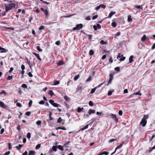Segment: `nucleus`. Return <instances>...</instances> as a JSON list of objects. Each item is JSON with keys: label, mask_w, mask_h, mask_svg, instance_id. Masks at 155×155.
Here are the masks:
<instances>
[{"label": "nucleus", "mask_w": 155, "mask_h": 155, "mask_svg": "<svg viewBox=\"0 0 155 155\" xmlns=\"http://www.w3.org/2000/svg\"><path fill=\"white\" fill-rule=\"evenodd\" d=\"M57 148L56 146H53L52 147V149L51 150V151H57Z\"/></svg>", "instance_id": "a211bd4d"}, {"label": "nucleus", "mask_w": 155, "mask_h": 155, "mask_svg": "<svg viewBox=\"0 0 155 155\" xmlns=\"http://www.w3.org/2000/svg\"><path fill=\"white\" fill-rule=\"evenodd\" d=\"M91 80V76H90L86 80V82H88Z\"/></svg>", "instance_id": "8fccbe9b"}, {"label": "nucleus", "mask_w": 155, "mask_h": 155, "mask_svg": "<svg viewBox=\"0 0 155 155\" xmlns=\"http://www.w3.org/2000/svg\"><path fill=\"white\" fill-rule=\"evenodd\" d=\"M97 27L99 29H100L101 28V26L99 24H97L96 25Z\"/></svg>", "instance_id": "680f3d73"}, {"label": "nucleus", "mask_w": 155, "mask_h": 155, "mask_svg": "<svg viewBox=\"0 0 155 155\" xmlns=\"http://www.w3.org/2000/svg\"><path fill=\"white\" fill-rule=\"evenodd\" d=\"M62 121V119L61 117H59L58 119V120L57 121V122L58 123H60Z\"/></svg>", "instance_id": "72a5a7b5"}, {"label": "nucleus", "mask_w": 155, "mask_h": 155, "mask_svg": "<svg viewBox=\"0 0 155 155\" xmlns=\"http://www.w3.org/2000/svg\"><path fill=\"white\" fill-rule=\"evenodd\" d=\"M98 17V15H95L93 16L92 18L93 20H94L95 19L97 18Z\"/></svg>", "instance_id": "13d9d810"}, {"label": "nucleus", "mask_w": 155, "mask_h": 155, "mask_svg": "<svg viewBox=\"0 0 155 155\" xmlns=\"http://www.w3.org/2000/svg\"><path fill=\"white\" fill-rule=\"evenodd\" d=\"M64 99L67 101H68L69 100V98L66 96H64Z\"/></svg>", "instance_id": "473e14b6"}, {"label": "nucleus", "mask_w": 155, "mask_h": 155, "mask_svg": "<svg viewBox=\"0 0 155 155\" xmlns=\"http://www.w3.org/2000/svg\"><path fill=\"white\" fill-rule=\"evenodd\" d=\"M31 134L30 133H28L27 135V138L28 139H30L31 137Z\"/></svg>", "instance_id": "603ef678"}, {"label": "nucleus", "mask_w": 155, "mask_h": 155, "mask_svg": "<svg viewBox=\"0 0 155 155\" xmlns=\"http://www.w3.org/2000/svg\"><path fill=\"white\" fill-rule=\"evenodd\" d=\"M100 7L101 8H103L104 9L105 8H106V5H104V4H101V5H100Z\"/></svg>", "instance_id": "49530a36"}, {"label": "nucleus", "mask_w": 155, "mask_h": 155, "mask_svg": "<svg viewBox=\"0 0 155 155\" xmlns=\"http://www.w3.org/2000/svg\"><path fill=\"white\" fill-rule=\"evenodd\" d=\"M118 114L120 115L121 116L123 114V112L122 110H120L118 112Z\"/></svg>", "instance_id": "e2e57ef3"}, {"label": "nucleus", "mask_w": 155, "mask_h": 155, "mask_svg": "<svg viewBox=\"0 0 155 155\" xmlns=\"http://www.w3.org/2000/svg\"><path fill=\"white\" fill-rule=\"evenodd\" d=\"M0 94H7L6 92L4 90H2L1 92H0Z\"/></svg>", "instance_id": "58836bf2"}, {"label": "nucleus", "mask_w": 155, "mask_h": 155, "mask_svg": "<svg viewBox=\"0 0 155 155\" xmlns=\"http://www.w3.org/2000/svg\"><path fill=\"white\" fill-rule=\"evenodd\" d=\"M109 153V152H107L106 151H103V152H102L101 153H100V155H103L104 154L105 155H108Z\"/></svg>", "instance_id": "4468645a"}, {"label": "nucleus", "mask_w": 155, "mask_h": 155, "mask_svg": "<svg viewBox=\"0 0 155 155\" xmlns=\"http://www.w3.org/2000/svg\"><path fill=\"white\" fill-rule=\"evenodd\" d=\"M12 79V76H8L7 78V79L8 80H10L11 79Z\"/></svg>", "instance_id": "de8ad7c7"}, {"label": "nucleus", "mask_w": 155, "mask_h": 155, "mask_svg": "<svg viewBox=\"0 0 155 155\" xmlns=\"http://www.w3.org/2000/svg\"><path fill=\"white\" fill-rule=\"evenodd\" d=\"M110 79L111 80H112L113 78V74H109Z\"/></svg>", "instance_id": "ea45409f"}, {"label": "nucleus", "mask_w": 155, "mask_h": 155, "mask_svg": "<svg viewBox=\"0 0 155 155\" xmlns=\"http://www.w3.org/2000/svg\"><path fill=\"white\" fill-rule=\"evenodd\" d=\"M37 49L40 52H42V50L40 48L39 46L37 47Z\"/></svg>", "instance_id": "c756f323"}, {"label": "nucleus", "mask_w": 155, "mask_h": 155, "mask_svg": "<svg viewBox=\"0 0 155 155\" xmlns=\"http://www.w3.org/2000/svg\"><path fill=\"white\" fill-rule=\"evenodd\" d=\"M89 106H93L94 105L93 102L91 101H90L89 102Z\"/></svg>", "instance_id": "a19ab883"}, {"label": "nucleus", "mask_w": 155, "mask_h": 155, "mask_svg": "<svg viewBox=\"0 0 155 155\" xmlns=\"http://www.w3.org/2000/svg\"><path fill=\"white\" fill-rule=\"evenodd\" d=\"M32 101L31 100H30L29 103H28V105H29V107H30L32 104Z\"/></svg>", "instance_id": "e433bc0d"}, {"label": "nucleus", "mask_w": 155, "mask_h": 155, "mask_svg": "<svg viewBox=\"0 0 155 155\" xmlns=\"http://www.w3.org/2000/svg\"><path fill=\"white\" fill-rule=\"evenodd\" d=\"M35 152L33 150H29L28 152V155H35Z\"/></svg>", "instance_id": "9d476101"}, {"label": "nucleus", "mask_w": 155, "mask_h": 155, "mask_svg": "<svg viewBox=\"0 0 155 155\" xmlns=\"http://www.w3.org/2000/svg\"><path fill=\"white\" fill-rule=\"evenodd\" d=\"M52 114L51 113H50L49 115V117L50 118V120H53V118L51 117V115Z\"/></svg>", "instance_id": "79ce46f5"}, {"label": "nucleus", "mask_w": 155, "mask_h": 155, "mask_svg": "<svg viewBox=\"0 0 155 155\" xmlns=\"http://www.w3.org/2000/svg\"><path fill=\"white\" fill-rule=\"evenodd\" d=\"M97 88V87H95L94 88H93V89H91V90L90 92V93L91 94H93V93H94V92L95 91V90H96V89Z\"/></svg>", "instance_id": "aec40b11"}, {"label": "nucleus", "mask_w": 155, "mask_h": 155, "mask_svg": "<svg viewBox=\"0 0 155 155\" xmlns=\"http://www.w3.org/2000/svg\"><path fill=\"white\" fill-rule=\"evenodd\" d=\"M115 13L116 12H111L109 14L108 17L110 18L112 15H114Z\"/></svg>", "instance_id": "f8f14e48"}, {"label": "nucleus", "mask_w": 155, "mask_h": 155, "mask_svg": "<svg viewBox=\"0 0 155 155\" xmlns=\"http://www.w3.org/2000/svg\"><path fill=\"white\" fill-rule=\"evenodd\" d=\"M49 102L54 107H58L61 106L59 104L54 103V101L52 100H50Z\"/></svg>", "instance_id": "7ed1b4c3"}, {"label": "nucleus", "mask_w": 155, "mask_h": 155, "mask_svg": "<svg viewBox=\"0 0 155 155\" xmlns=\"http://www.w3.org/2000/svg\"><path fill=\"white\" fill-rule=\"evenodd\" d=\"M94 51L92 50H91L89 51V54L91 55H92L94 54Z\"/></svg>", "instance_id": "7c9ffc66"}, {"label": "nucleus", "mask_w": 155, "mask_h": 155, "mask_svg": "<svg viewBox=\"0 0 155 155\" xmlns=\"http://www.w3.org/2000/svg\"><path fill=\"white\" fill-rule=\"evenodd\" d=\"M5 28L7 29L12 30H14V28H9L8 27H6Z\"/></svg>", "instance_id": "bf43d9fd"}, {"label": "nucleus", "mask_w": 155, "mask_h": 155, "mask_svg": "<svg viewBox=\"0 0 155 155\" xmlns=\"http://www.w3.org/2000/svg\"><path fill=\"white\" fill-rule=\"evenodd\" d=\"M146 39V36L145 35H144L142 37L141 39V40L142 41H145Z\"/></svg>", "instance_id": "dca6fc26"}, {"label": "nucleus", "mask_w": 155, "mask_h": 155, "mask_svg": "<svg viewBox=\"0 0 155 155\" xmlns=\"http://www.w3.org/2000/svg\"><path fill=\"white\" fill-rule=\"evenodd\" d=\"M155 149V145L152 147H150L149 152H151L153 150Z\"/></svg>", "instance_id": "cd10ccee"}, {"label": "nucleus", "mask_w": 155, "mask_h": 155, "mask_svg": "<svg viewBox=\"0 0 155 155\" xmlns=\"http://www.w3.org/2000/svg\"><path fill=\"white\" fill-rule=\"evenodd\" d=\"M95 113L94 110L90 109L88 111V114L89 115H91V114H94Z\"/></svg>", "instance_id": "9b49d317"}, {"label": "nucleus", "mask_w": 155, "mask_h": 155, "mask_svg": "<svg viewBox=\"0 0 155 155\" xmlns=\"http://www.w3.org/2000/svg\"><path fill=\"white\" fill-rule=\"evenodd\" d=\"M0 107L5 108V109L9 110V108L8 106L5 104L0 101Z\"/></svg>", "instance_id": "20e7f679"}, {"label": "nucleus", "mask_w": 155, "mask_h": 155, "mask_svg": "<svg viewBox=\"0 0 155 155\" xmlns=\"http://www.w3.org/2000/svg\"><path fill=\"white\" fill-rule=\"evenodd\" d=\"M25 66L23 64H22L21 66V69L22 70H24L25 69Z\"/></svg>", "instance_id": "69168bd1"}, {"label": "nucleus", "mask_w": 155, "mask_h": 155, "mask_svg": "<svg viewBox=\"0 0 155 155\" xmlns=\"http://www.w3.org/2000/svg\"><path fill=\"white\" fill-rule=\"evenodd\" d=\"M21 87L24 88H27V85L25 84H23L21 85Z\"/></svg>", "instance_id": "a18cd8bd"}, {"label": "nucleus", "mask_w": 155, "mask_h": 155, "mask_svg": "<svg viewBox=\"0 0 155 155\" xmlns=\"http://www.w3.org/2000/svg\"><path fill=\"white\" fill-rule=\"evenodd\" d=\"M60 83V82L59 81H55L54 83V84L52 85H57L58 84Z\"/></svg>", "instance_id": "b1692460"}, {"label": "nucleus", "mask_w": 155, "mask_h": 155, "mask_svg": "<svg viewBox=\"0 0 155 155\" xmlns=\"http://www.w3.org/2000/svg\"><path fill=\"white\" fill-rule=\"evenodd\" d=\"M155 137V135H152L151 137L150 138V139H149L150 141H151L152 140V139H153Z\"/></svg>", "instance_id": "4d7b16f0"}, {"label": "nucleus", "mask_w": 155, "mask_h": 155, "mask_svg": "<svg viewBox=\"0 0 155 155\" xmlns=\"http://www.w3.org/2000/svg\"><path fill=\"white\" fill-rule=\"evenodd\" d=\"M114 70L115 71H117L118 72H119L120 71V68L118 67L115 68H114Z\"/></svg>", "instance_id": "c9c22d12"}, {"label": "nucleus", "mask_w": 155, "mask_h": 155, "mask_svg": "<svg viewBox=\"0 0 155 155\" xmlns=\"http://www.w3.org/2000/svg\"><path fill=\"white\" fill-rule=\"evenodd\" d=\"M120 33L119 32H118L115 34V36H119L120 35Z\"/></svg>", "instance_id": "338daca9"}, {"label": "nucleus", "mask_w": 155, "mask_h": 155, "mask_svg": "<svg viewBox=\"0 0 155 155\" xmlns=\"http://www.w3.org/2000/svg\"><path fill=\"white\" fill-rule=\"evenodd\" d=\"M31 114V112L30 111H27L25 113V115L27 116H30Z\"/></svg>", "instance_id": "4c0bfd02"}, {"label": "nucleus", "mask_w": 155, "mask_h": 155, "mask_svg": "<svg viewBox=\"0 0 155 155\" xmlns=\"http://www.w3.org/2000/svg\"><path fill=\"white\" fill-rule=\"evenodd\" d=\"M23 145L19 144L18 146H16L15 147L18 150H20L21 148L23 147Z\"/></svg>", "instance_id": "f3484780"}, {"label": "nucleus", "mask_w": 155, "mask_h": 155, "mask_svg": "<svg viewBox=\"0 0 155 155\" xmlns=\"http://www.w3.org/2000/svg\"><path fill=\"white\" fill-rule=\"evenodd\" d=\"M32 53L39 61H41V59L40 58L39 54L36 53L35 52H33Z\"/></svg>", "instance_id": "423d86ee"}, {"label": "nucleus", "mask_w": 155, "mask_h": 155, "mask_svg": "<svg viewBox=\"0 0 155 155\" xmlns=\"http://www.w3.org/2000/svg\"><path fill=\"white\" fill-rule=\"evenodd\" d=\"M128 21H132V18H131V17L130 16H128Z\"/></svg>", "instance_id": "5fc2aeb1"}, {"label": "nucleus", "mask_w": 155, "mask_h": 155, "mask_svg": "<svg viewBox=\"0 0 155 155\" xmlns=\"http://www.w3.org/2000/svg\"><path fill=\"white\" fill-rule=\"evenodd\" d=\"M44 14L45 15L46 17L47 18L48 16V10L46 9L44 12Z\"/></svg>", "instance_id": "393cba45"}, {"label": "nucleus", "mask_w": 155, "mask_h": 155, "mask_svg": "<svg viewBox=\"0 0 155 155\" xmlns=\"http://www.w3.org/2000/svg\"><path fill=\"white\" fill-rule=\"evenodd\" d=\"M45 28V27L43 25L41 26L38 28L39 30H42L44 29Z\"/></svg>", "instance_id": "37998d69"}, {"label": "nucleus", "mask_w": 155, "mask_h": 155, "mask_svg": "<svg viewBox=\"0 0 155 155\" xmlns=\"http://www.w3.org/2000/svg\"><path fill=\"white\" fill-rule=\"evenodd\" d=\"M116 140H117V139H111L109 140L108 141V143H112V142H114V141H116Z\"/></svg>", "instance_id": "a878e982"}, {"label": "nucleus", "mask_w": 155, "mask_h": 155, "mask_svg": "<svg viewBox=\"0 0 155 155\" xmlns=\"http://www.w3.org/2000/svg\"><path fill=\"white\" fill-rule=\"evenodd\" d=\"M79 77H80V74H78V75H76L74 77V80L75 81H77L79 78Z\"/></svg>", "instance_id": "4be33fe9"}, {"label": "nucleus", "mask_w": 155, "mask_h": 155, "mask_svg": "<svg viewBox=\"0 0 155 155\" xmlns=\"http://www.w3.org/2000/svg\"><path fill=\"white\" fill-rule=\"evenodd\" d=\"M110 116H111V117L112 118H113V119H115V121H118V120L117 119V118H116V115H115L114 114H111L110 115Z\"/></svg>", "instance_id": "1a4fd4ad"}, {"label": "nucleus", "mask_w": 155, "mask_h": 155, "mask_svg": "<svg viewBox=\"0 0 155 155\" xmlns=\"http://www.w3.org/2000/svg\"><path fill=\"white\" fill-rule=\"evenodd\" d=\"M138 95L140 96L141 95V94L140 93V91H138L136 93H134L132 95H130L129 96V97L130 98V97H132V95Z\"/></svg>", "instance_id": "0eeeda50"}, {"label": "nucleus", "mask_w": 155, "mask_h": 155, "mask_svg": "<svg viewBox=\"0 0 155 155\" xmlns=\"http://www.w3.org/2000/svg\"><path fill=\"white\" fill-rule=\"evenodd\" d=\"M147 122V121L145 118H142L140 122V124L143 127L146 126Z\"/></svg>", "instance_id": "39448f33"}, {"label": "nucleus", "mask_w": 155, "mask_h": 155, "mask_svg": "<svg viewBox=\"0 0 155 155\" xmlns=\"http://www.w3.org/2000/svg\"><path fill=\"white\" fill-rule=\"evenodd\" d=\"M10 151H8L5 152L3 155H8L10 154Z\"/></svg>", "instance_id": "052dcab7"}, {"label": "nucleus", "mask_w": 155, "mask_h": 155, "mask_svg": "<svg viewBox=\"0 0 155 155\" xmlns=\"http://www.w3.org/2000/svg\"><path fill=\"white\" fill-rule=\"evenodd\" d=\"M133 57H134V56L133 55H131L130 57V58H129V62L130 63H131L133 61Z\"/></svg>", "instance_id": "2eb2a0df"}, {"label": "nucleus", "mask_w": 155, "mask_h": 155, "mask_svg": "<svg viewBox=\"0 0 155 155\" xmlns=\"http://www.w3.org/2000/svg\"><path fill=\"white\" fill-rule=\"evenodd\" d=\"M17 5V4L15 3L10 2L9 3L5 4V11L8 12L9 10L13 9Z\"/></svg>", "instance_id": "f257e3e1"}, {"label": "nucleus", "mask_w": 155, "mask_h": 155, "mask_svg": "<svg viewBox=\"0 0 155 155\" xmlns=\"http://www.w3.org/2000/svg\"><path fill=\"white\" fill-rule=\"evenodd\" d=\"M83 27V25L81 24H78L76 25V27H74L73 28L72 30L73 31H75L76 30H79L81 29Z\"/></svg>", "instance_id": "f03ea898"}, {"label": "nucleus", "mask_w": 155, "mask_h": 155, "mask_svg": "<svg viewBox=\"0 0 155 155\" xmlns=\"http://www.w3.org/2000/svg\"><path fill=\"white\" fill-rule=\"evenodd\" d=\"M123 144V143H122V144H120L119 146H117L115 149L116 150H117V149H119L120 148H121L122 147Z\"/></svg>", "instance_id": "2f4dec72"}, {"label": "nucleus", "mask_w": 155, "mask_h": 155, "mask_svg": "<svg viewBox=\"0 0 155 155\" xmlns=\"http://www.w3.org/2000/svg\"><path fill=\"white\" fill-rule=\"evenodd\" d=\"M111 25L112 26H113L114 28H115L117 26V24L116 22L113 21L112 23H111Z\"/></svg>", "instance_id": "5701e85b"}, {"label": "nucleus", "mask_w": 155, "mask_h": 155, "mask_svg": "<svg viewBox=\"0 0 155 155\" xmlns=\"http://www.w3.org/2000/svg\"><path fill=\"white\" fill-rule=\"evenodd\" d=\"M56 147H57L59 149L61 150H64L63 148L62 147L61 145H57Z\"/></svg>", "instance_id": "6ab92c4d"}, {"label": "nucleus", "mask_w": 155, "mask_h": 155, "mask_svg": "<svg viewBox=\"0 0 155 155\" xmlns=\"http://www.w3.org/2000/svg\"><path fill=\"white\" fill-rule=\"evenodd\" d=\"M45 103V101H41L39 102V103L40 104H44Z\"/></svg>", "instance_id": "09e8293b"}, {"label": "nucleus", "mask_w": 155, "mask_h": 155, "mask_svg": "<svg viewBox=\"0 0 155 155\" xmlns=\"http://www.w3.org/2000/svg\"><path fill=\"white\" fill-rule=\"evenodd\" d=\"M155 48V43H154L153 45H152L151 47V49L152 50H153Z\"/></svg>", "instance_id": "774afa93"}, {"label": "nucleus", "mask_w": 155, "mask_h": 155, "mask_svg": "<svg viewBox=\"0 0 155 155\" xmlns=\"http://www.w3.org/2000/svg\"><path fill=\"white\" fill-rule=\"evenodd\" d=\"M41 121L38 120L36 122V124L38 125H40L41 124Z\"/></svg>", "instance_id": "f704fd0d"}, {"label": "nucleus", "mask_w": 155, "mask_h": 155, "mask_svg": "<svg viewBox=\"0 0 155 155\" xmlns=\"http://www.w3.org/2000/svg\"><path fill=\"white\" fill-rule=\"evenodd\" d=\"M125 59V57H122L120 58V60L121 61H124Z\"/></svg>", "instance_id": "6e6d98bb"}, {"label": "nucleus", "mask_w": 155, "mask_h": 155, "mask_svg": "<svg viewBox=\"0 0 155 155\" xmlns=\"http://www.w3.org/2000/svg\"><path fill=\"white\" fill-rule=\"evenodd\" d=\"M100 43L101 44L104 45L106 44V42L105 41H104V40H102L101 41Z\"/></svg>", "instance_id": "864d4df0"}, {"label": "nucleus", "mask_w": 155, "mask_h": 155, "mask_svg": "<svg viewBox=\"0 0 155 155\" xmlns=\"http://www.w3.org/2000/svg\"><path fill=\"white\" fill-rule=\"evenodd\" d=\"M64 63V62L63 61H60L58 62L57 64L59 65H61L63 64Z\"/></svg>", "instance_id": "412c9836"}, {"label": "nucleus", "mask_w": 155, "mask_h": 155, "mask_svg": "<svg viewBox=\"0 0 155 155\" xmlns=\"http://www.w3.org/2000/svg\"><path fill=\"white\" fill-rule=\"evenodd\" d=\"M40 146H41V145L40 144H38L36 146L35 149H38L40 147Z\"/></svg>", "instance_id": "3c124183"}, {"label": "nucleus", "mask_w": 155, "mask_h": 155, "mask_svg": "<svg viewBox=\"0 0 155 155\" xmlns=\"http://www.w3.org/2000/svg\"><path fill=\"white\" fill-rule=\"evenodd\" d=\"M16 105L18 107H22L21 104L19 103H17L16 104Z\"/></svg>", "instance_id": "c03bdc74"}, {"label": "nucleus", "mask_w": 155, "mask_h": 155, "mask_svg": "<svg viewBox=\"0 0 155 155\" xmlns=\"http://www.w3.org/2000/svg\"><path fill=\"white\" fill-rule=\"evenodd\" d=\"M48 94L49 95H50L51 96H52L54 94V93L53 92V91L51 90H50L49 91Z\"/></svg>", "instance_id": "c85d7f7f"}, {"label": "nucleus", "mask_w": 155, "mask_h": 155, "mask_svg": "<svg viewBox=\"0 0 155 155\" xmlns=\"http://www.w3.org/2000/svg\"><path fill=\"white\" fill-rule=\"evenodd\" d=\"M0 50H1L0 51V53H5L7 51V50L1 47H0Z\"/></svg>", "instance_id": "6e6552de"}, {"label": "nucleus", "mask_w": 155, "mask_h": 155, "mask_svg": "<svg viewBox=\"0 0 155 155\" xmlns=\"http://www.w3.org/2000/svg\"><path fill=\"white\" fill-rule=\"evenodd\" d=\"M84 109V108L83 107L81 108L80 107H78V108L77 111L78 113H80V112L82 111Z\"/></svg>", "instance_id": "ddd939ff"}, {"label": "nucleus", "mask_w": 155, "mask_h": 155, "mask_svg": "<svg viewBox=\"0 0 155 155\" xmlns=\"http://www.w3.org/2000/svg\"><path fill=\"white\" fill-rule=\"evenodd\" d=\"M114 90H113L112 91H109L108 92V96H110L112 95V93L114 91Z\"/></svg>", "instance_id": "bb28decb"}, {"label": "nucleus", "mask_w": 155, "mask_h": 155, "mask_svg": "<svg viewBox=\"0 0 155 155\" xmlns=\"http://www.w3.org/2000/svg\"><path fill=\"white\" fill-rule=\"evenodd\" d=\"M148 117V116L147 115H145L144 116H143V118H145V120H146V119H147Z\"/></svg>", "instance_id": "0e129e2a"}]
</instances>
